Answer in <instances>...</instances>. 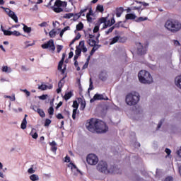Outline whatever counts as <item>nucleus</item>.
Wrapping results in <instances>:
<instances>
[{
    "label": "nucleus",
    "instance_id": "f257e3e1",
    "mask_svg": "<svg viewBox=\"0 0 181 181\" xmlns=\"http://www.w3.org/2000/svg\"><path fill=\"white\" fill-rule=\"evenodd\" d=\"M86 127L90 132H96L97 134H106V132H108L107 124L98 119L91 118L88 119Z\"/></svg>",
    "mask_w": 181,
    "mask_h": 181
},
{
    "label": "nucleus",
    "instance_id": "f03ea898",
    "mask_svg": "<svg viewBox=\"0 0 181 181\" xmlns=\"http://www.w3.org/2000/svg\"><path fill=\"white\" fill-rule=\"evenodd\" d=\"M139 81L142 84H151V83H153V78H152V75L149 72L146 70H141L138 74Z\"/></svg>",
    "mask_w": 181,
    "mask_h": 181
},
{
    "label": "nucleus",
    "instance_id": "7ed1b4c3",
    "mask_svg": "<svg viewBox=\"0 0 181 181\" xmlns=\"http://www.w3.org/2000/svg\"><path fill=\"white\" fill-rule=\"evenodd\" d=\"M165 27L173 33H176L181 29V23L177 20H168Z\"/></svg>",
    "mask_w": 181,
    "mask_h": 181
},
{
    "label": "nucleus",
    "instance_id": "20e7f679",
    "mask_svg": "<svg viewBox=\"0 0 181 181\" xmlns=\"http://www.w3.org/2000/svg\"><path fill=\"white\" fill-rule=\"evenodd\" d=\"M125 101L127 105H136L139 102V94L130 93L126 95Z\"/></svg>",
    "mask_w": 181,
    "mask_h": 181
},
{
    "label": "nucleus",
    "instance_id": "39448f33",
    "mask_svg": "<svg viewBox=\"0 0 181 181\" xmlns=\"http://www.w3.org/2000/svg\"><path fill=\"white\" fill-rule=\"evenodd\" d=\"M64 8H67V1H62V0H56L54 6H51V9L56 13L63 12Z\"/></svg>",
    "mask_w": 181,
    "mask_h": 181
},
{
    "label": "nucleus",
    "instance_id": "423d86ee",
    "mask_svg": "<svg viewBox=\"0 0 181 181\" xmlns=\"http://www.w3.org/2000/svg\"><path fill=\"white\" fill-rule=\"evenodd\" d=\"M97 169L101 173H108V164L105 161H100L97 165Z\"/></svg>",
    "mask_w": 181,
    "mask_h": 181
},
{
    "label": "nucleus",
    "instance_id": "0eeeda50",
    "mask_svg": "<svg viewBox=\"0 0 181 181\" xmlns=\"http://www.w3.org/2000/svg\"><path fill=\"white\" fill-rule=\"evenodd\" d=\"M0 8L1 9H4L5 11V12L7 13V15H8V16L10 18H11V19H13V21H14V22L16 23H18V16H16V14H15V12L12 11L11 9H9L8 8H5L4 6H0Z\"/></svg>",
    "mask_w": 181,
    "mask_h": 181
},
{
    "label": "nucleus",
    "instance_id": "6e6552de",
    "mask_svg": "<svg viewBox=\"0 0 181 181\" xmlns=\"http://www.w3.org/2000/svg\"><path fill=\"white\" fill-rule=\"evenodd\" d=\"M86 162L88 165H97L98 163V157L95 154H89L86 158Z\"/></svg>",
    "mask_w": 181,
    "mask_h": 181
},
{
    "label": "nucleus",
    "instance_id": "1a4fd4ad",
    "mask_svg": "<svg viewBox=\"0 0 181 181\" xmlns=\"http://www.w3.org/2000/svg\"><path fill=\"white\" fill-rule=\"evenodd\" d=\"M42 49H49L54 52L56 50V46H54V41L53 40H49L47 43L42 45Z\"/></svg>",
    "mask_w": 181,
    "mask_h": 181
},
{
    "label": "nucleus",
    "instance_id": "9d476101",
    "mask_svg": "<svg viewBox=\"0 0 181 181\" xmlns=\"http://www.w3.org/2000/svg\"><path fill=\"white\" fill-rule=\"evenodd\" d=\"M101 100H105V101H107L108 100V97H104V95L96 93L95 94L93 98L90 100V103H94V101H100Z\"/></svg>",
    "mask_w": 181,
    "mask_h": 181
},
{
    "label": "nucleus",
    "instance_id": "9b49d317",
    "mask_svg": "<svg viewBox=\"0 0 181 181\" xmlns=\"http://www.w3.org/2000/svg\"><path fill=\"white\" fill-rule=\"evenodd\" d=\"M118 42L119 43H122V37L119 35H117L115 37H114L113 38L110 40V45H115V43H118Z\"/></svg>",
    "mask_w": 181,
    "mask_h": 181
},
{
    "label": "nucleus",
    "instance_id": "f8f14e48",
    "mask_svg": "<svg viewBox=\"0 0 181 181\" xmlns=\"http://www.w3.org/2000/svg\"><path fill=\"white\" fill-rule=\"evenodd\" d=\"M95 36L89 34L88 35V40H87V43L88 45H89V46L91 47H94L96 46L95 45L97 44V42L95 41V40H94Z\"/></svg>",
    "mask_w": 181,
    "mask_h": 181
},
{
    "label": "nucleus",
    "instance_id": "ddd939ff",
    "mask_svg": "<svg viewBox=\"0 0 181 181\" xmlns=\"http://www.w3.org/2000/svg\"><path fill=\"white\" fill-rule=\"evenodd\" d=\"M139 47L137 48V54L140 56H142V54H145L146 53V51L145 50V48H144V46L141 43H139Z\"/></svg>",
    "mask_w": 181,
    "mask_h": 181
},
{
    "label": "nucleus",
    "instance_id": "4468645a",
    "mask_svg": "<svg viewBox=\"0 0 181 181\" xmlns=\"http://www.w3.org/2000/svg\"><path fill=\"white\" fill-rule=\"evenodd\" d=\"M175 84L178 88H180V90H181V76L175 77Z\"/></svg>",
    "mask_w": 181,
    "mask_h": 181
},
{
    "label": "nucleus",
    "instance_id": "2eb2a0df",
    "mask_svg": "<svg viewBox=\"0 0 181 181\" xmlns=\"http://www.w3.org/2000/svg\"><path fill=\"white\" fill-rule=\"evenodd\" d=\"M115 28H119V24H115L113 26L110 27L107 31H105V35H110V33H112Z\"/></svg>",
    "mask_w": 181,
    "mask_h": 181
},
{
    "label": "nucleus",
    "instance_id": "dca6fc26",
    "mask_svg": "<svg viewBox=\"0 0 181 181\" xmlns=\"http://www.w3.org/2000/svg\"><path fill=\"white\" fill-rule=\"evenodd\" d=\"M126 21L134 20L136 18V16L133 13H128L125 16Z\"/></svg>",
    "mask_w": 181,
    "mask_h": 181
},
{
    "label": "nucleus",
    "instance_id": "f3484780",
    "mask_svg": "<svg viewBox=\"0 0 181 181\" xmlns=\"http://www.w3.org/2000/svg\"><path fill=\"white\" fill-rule=\"evenodd\" d=\"M71 97H73V92L70 91V92L65 93L64 98L66 101H67L68 100H70V98H71Z\"/></svg>",
    "mask_w": 181,
    "mask_h": 181
},
{
    "label": "nucleus",
    "instance_id": "a211bd4d",
    "mask_svg": "<svg viewBox=\"0 0 181 181\" xmlns=\"http://www.w3.org/2000/svg\"><path fill=\"white\" fill-rule=\"evenodd\" d=\"M144 9H145V8H142V6H139V7L133 6V7H132V11H138L139 15H141L142 11H144Z\"/></svg>",
    "mask_w": 181,
    "mask_h": 181
},
{
    "label": "nucleus",
    "instance_id": "6ab92c4d",
    "mask_svg": "<svg viewBox=\"0 0 181 181\" xmlns=\"http://www.w3.org/2000/svg\"><path fill=\"white\" fill-rule=\"evenodd\" d=\"M28 125V121L26 118H24L21 122V129H26V127Z\"/></svg>",
    "mask_w": 181,
    "mask_h": 181
},
{
    "label": "nucleus",
    "instance_id": "aec40b11",
    "mask_svg": "<svg viewBox=\"0 0 181 181\" xmlns=\"http://www.w3.org/2000/svg\"><path fill=\"white\" fill-rule=\"evenodd\" d=\"M23 30L25 33H30L32 32V28L28 27V25L25 24H23Z\"/></svg>",
    "mask_w": 181,
    "mask_h": 181
},
{
    "label": "nucleus",
    "instance_id": "412c9836",
    "mask_svg": "<svg viewBox=\"0 0 181 181\" xmlns=\"http://www.w3.org/2000/svg\"><path fill=\"white\" fill-rule=\"evenodd\" d=\"M122 12H124V8L120 7L116 11V16L117 18H121V15H122Z\"/></svg>",
    "mask_w": 181,
    "mask_h": 181
},
{
    "label": "nucleus",
    "instance_id": "4be33fe9",
    "mask_svg": "<svg viewBox=\"0 0 181 181\" xmlns=\"http://www.w3.org/2000/svg\"><path fill=\"white\" fill-rule=\"evenodd\" d=\"M64 63V61H60L58 64V70H61L62 74L64 73V69H63V64Z\"/></svg>",
    "mask_w": 181,
    "mask_h": 181
},
{
    "label": "nucleus",
    "instance_id": "5701e85b",
    "mask_svg": "<svg viewBox=\"0 0 181 181\" xmlns=\"http://www.w3.org/2000/svg\"><path fill=\"white\" fill-rule=\"evenodd\" d=\"M90 59H91V58H90V56H88V57H87V59H86V63L84 64V65H83V67H82L83 70H85V69H88V64H89V63H90Z\"/></svg>",
    "mask_w": 181,
    "mask_h": 181
},
{
    "label": "nucleus",
    "instance_id": "b1692460",
    "mask_svg": "<svg viewBox=\"0 0 181 181\" xmlns=\"http://www.w3.org/2000/svg\"><path fill=\"white\" fill-rule=\"evenodd\" d=\"M73 17H74L73 21L76 22V21H78V19L81 18V13H74Z\"/></svg>",
    "mask_w": 181,
    "mask_h": 181
},
{
    "label": "nucleus",
    "instance_id": "393cba45",
    "mask_svg": "<svg viewBox=\"0 0 181 181\" xmlns=\"http://www.w3.org/2000/svg\"><path fill=\"white\" fill-rule=\"evenodd\" d=\"M68 168H71V169H76L77 172H78L79 173H81V171H80V170H78L77 168V166H76V165L73 163H70L69 165H68Z\"/></svg>",
    "mask_w": 181,
    "mask_h": 181
},
{
    "label": "nucleus",
    "instance_id": "a878e982",
    "mask_svg": "<svg viewBox=\"0 0 181 181\" xmlns=\"http://www.w3.org/2000/svg\"><path fill=\"white\" fill-rule=\"evenodd\" d=\"M2 71L4 73H11L12 71V69L8 68V66H4L2 67Z\"/></svg>",
    "mask_w": 181,
    "mask_h": 181
},
{
    "label": "nucleus",
    "instance_id": "bb28decb",
    "mask_svg": "<svg viewBox=\"0 0 181 181\" xmlns=\"http://www.w3.org/2000/svg\"><path fill=\"white\" fill-rule=\"evenodd\" d=\"M98 45H95L93 46V47L92 48L90 52V55L89 56H93L94 54V53H95L96 50H98Z\"/></svg>",
    "mask_w": 181,
    "mask_h": 181
},
{
    "label": "nucleus",
    "instance_id": "cd10ccee",
    "mask_svg": "<svg viewBox=\"0 0 181 181\" xmlns=\"http://www.w3.org/2000/svg\"><path fill=\"white\" fill-rule=\"evenodd\" d=\"M84 28V24H83L81 22H80L78 25H76V30L80 31L83 30Z\"/></svg>",
    "mask_w": 181,
    "mask_h": 181
},
{
    "label": "nucleus",
    "instance_id": "c85d7f7f",
    "mask_svg": "<svg viewBox=\"0 0 181 181\" xmlns=\"http://www.w3.org/2000/svg\"><path fill=\"white\" fill-rule=\"evenodd\" d=\"M96 11H98V12H100V13H103L104 12V6L98 5L96 7Z\"/></svg>",
    "mask_w": 181,
    "mask_h": 181
},
{
    "label": "nucleus",
    "instance_id": "c756f323",
    "mask_svg": "<svg viewBox=\"0 0 181 181\" xmlns=\"http://www.w3.org/2000/svg\"><path fill=\"white\" fill-rule=\"evenodd\" d=\"M88 11V6L85 7V8H83L80 11L79 13H81V16H86V12Z\"/></svg>",
    "mask_w": 181,
    "mask_h": 181
},
{
    "label": "nucleus",
    "instance_id": "7c9ffc66",
    "mask_svg": "<svg viewBox=\"0 0 181 181\" xmlns=\"http://www.w3.org/2000/svg\"><path fill=\"white\" fill-rule=\"evenodd\" d=\"M37 114H39L40 117H41V118H45L46 117V115L45 114V111H43V110L40 109L38 110V111L37 112Z\"/></svg>",
    "mask_w": 181,
    "mask_h": 181
},
{
    "label": "nucleus",
    "instance_id": "2f4dec72",
    "mask_svg": "<svg viewBox=\"0 0 181 181\" xmlns=\"http://www.w3.org/2000/svg\"><path fill=\"white\" fill-rule=\"evenodd\" d=\"M73 16H74V13H66L64 16V18L65 19H70L71 18H73Z\"/></svg>",
    "mask_w": 181,
    "mask_h": 181
},
{
    "label": "nucleus",
    "instance_id": "473e14b6",
    "mask_svg": "<svg viewBox=\"0 0 181 181\" xmlns=\"http://www.w3.org/2000/svg\"><path fill=\"white\" fill-rule=\"evenodd\" d=\"M30 179L32 181H36V180H39V176L33 174L32 175L30 176Z\"/></svg>",
    "mask_w": 181,
    "mask_h": 181
},
{
    "label": "nucleus",
    "instance_id": "72a5a7b5",
    "mask_svg": "<svg viewBox=\"0 0 181 181\" xmlns=\"http://www.w3.org/2000/svg\"><path fill=\"white\" fill-rule=\"evenodd\" d=\"M54 0H45V6H47V8H49L50 6H52V3L54 1Z\"/></svg>",
    "mask_w": 181,
    "mask_h": 181
},
{
    "label": "nucleus",
    "instance_id": "f704fd0d",
    "mask_svg": "<svg viewBox=\"0 0 181 181\" xmlns=\"http://www.w3.org/2000/svg\"><path fill=\"white\" fill-rule=\"evenodd\" d=\"M56 31L54 30H52L51 31H49V35L50 37H56Z\"/></svg>",
    "mask_w": 181,
    "mask_h": 181
},
{
    "label": "nucleus",
    "instance_id": "c9c22d12",
    "mask_svg": "<svg viewBox=\"0 0 181 181\" xmlns=\"http://www.w3.org/2000/svg\"><path fill=\"white\" fill-rule=\"evenodd\" d=\"M144 21H148L147 17H139L136 20V22H144Z\"/></svg>",
    "mask_w": 181,
    "mask_h": 181
},
{
    "label": "nucleus",
    "instance_id": "e433bc0d",
    "mask_svg": "<svg viewBox=\"0 0 181 181\" xmlns=\"http://www.w3.org/2000/svg\"><path fill=\"white\" fill-rule=\"evenodd\" d=\"M4 32V35H5V36H11L12 35V31H9L8 30H3Z\"/></svg>",
    "mask_w": 181,
    "mask_h": 181
},
{
    "label": "nucleus",
    "instance_id": "4c0bfd02",
    "mask_svg": "<svg viewBox=\"0 0 181 181\" xmlns=\"http://www.w3.org/2000/svg\"><path fill=\"white\" fill-rule=\"evenodd\" d=\"M72 107H73V108H74V110H78V103L77 102V100H74L73 102Z\"/></svg>",
    "mask_w": 181,
    "mask_h": 181
},
{
    "label": "nucleus",
    "instance_id": "58836bf2",
    "mask_svg": "<svg viewBox=\"0 0 181 181\" xmlns=\"http://www.w3.org/2000/svg\"><path fill=\"white\" fill-rule=\"evenodd\" d=\"M75 54L76 56H81V49L78 48V47H76V49L75 51Z\"/></svg>",
    "mask_w": 181,
    "mask_h": 181
},
{
    "label": "nucleus",
    "instance_id": "ea45409f",
    "mask_svg": "<svg viewBox=\"0 0 181 181\" xmlns=\"http://www.w3.org/2000/svg\"><path fill=\"white\" fill-rule=\"evenodd\" d=\"M38 90H42V91H45V90H47V86L42 84L38 86Z\"/></svg>",
    "mask_w": 181,
    "mask_h": 181
},
{
    "label": "nucleus",
    "instance_id": "a19ab883",
    "mask_svg": "<svg viewBox=\"0 0 181 181\" xmlns=\"http://www.w3.org/2000/svg\"><path fill=\"white\" fill-rule=\"evenodd\" d=\"M48 113L49 115H53V114H54V109L53 108V107H50L48 109Z\"/></svg>",
    "mask_w": 181,
    "mask_h": 181
},
{
    "label": "nucleus",
    "instance_id": "79ce46f5",
    "mask_svg": "<svg viewBox=\"0 0 181 181\" xmlns=\"http://www.w3.org/2000/svg\"><path fill=\"white\" fill-rule=\"evenodd\" d=\"M99 23H107V18L105 17H102L99 19Z\"/></svg>",
    "mask_w": 181,
    "mask_h": 181
},
{
    "label": "nucleus",
    "instance_id": "37998d69",
    "mask_svg": "<svg viewBox=\"0 0 181 181\" xmlns=\"http://www.w3.org/2000/svg\"><path fill=\"white\" fill-rule=\"evenodd\" d=\"M30 135H31L32 138H33V139H37V137L39 136V135L37 134V132H35V133L31 132Z\"/></svg>",
    "mask_w": 181,
    "mask_h": 181
},
{
    "label": "nucleus",
    "instance_id": "c03bdc74",
    "mask_svg": "<svg viewBox=\"0 0 181 181\" xmlns=\"http://www.w3.org/2000/svg\"><path fill=\"white\" fill-rule=\"evenodd\" d=\"M86 108V101L81 100V110H83Z\"/></svg>",
    "mask_w": 181,
    "mask_h": 181
},
{
    "label": "nucleus",
    "instance_id": "a18cd8bd",
    "mask_svg": "<svg viewBox=\"0 0 181 181\" xmlns=\"http://www.w3.org/2000/svg\"><path fill=\"white\" fill-rule=\"evenodd\" d=\"M76 115H77V109H74L72 112V119H76Z\"/></svg>",
    "mask_w": 181,
    "mask_h": 181
},
{
    "label": "nucleus",
    "instance_id": "49530a36",
    "mask_svg": "<svg viewBox=\"0 0 181 181\" xmlns=\"http://www.w3.org/2000/svg\"><path fill=\"white\" fill-rule=\"evenodd\" d=\"M52 124V120L49 119H46L45 122V127H49V125Z\"/></svg>",
    "mask_w": 181,
    "mask_h": 181
},
{
    "label": "nucleus",
    "instance_id": "de8ad7c7",
    "mask_svg": "<svg viewBox=\"0 0 181 181\" xmlns=\"http://www.w3.org/2000/svg\"><path fill=\"white\" fill-rule=\"evenodd\" d=\"M11 35H13V36H21V33H19V31H11Z\"/></svg>",
    "mask_w": 181,
    "mask_h": 181
},
{
    "label": "nucleus",
    "instance_id": "09e8293b",
    "mask_svg": "<svg viewBox=\"0 0 181 181\" xmlns=\"http://www.w3.org/2000/svg\"><path fill=\"white\" fill-rule=\"evenodd\" d=\"M63 50V45H57V53H60Z\"/></svg>",
    "mask_w": 181,
    "mask_h": 181
},
{
    "label": "nucleus",
    "instance_id": "8fccbe9b",
    "mask_svg": "<svg viewBox=\"0 0 181 181\" xmlns=\"http://www.w3.org/2000/svg\"><path fill=\"white\" fill-rule=\"evenodd\" d=\"M4 98H9V100H11V101H15L16 98H15V95L12 96H9V95H4Z\"/></svg>",
    "mask_w": 181,
    "mask_h": 181
},
{
    "label": "nucleus",
    "instance_id": "3c124183",
    "mask_svg": "<svg viewBox=\"0 0 181 181\" xmlns=\"http://www.w3.org/2000/svg\"><path fill=\"white\" fill-rule=\"evenodd\" d=\"M137 4H141L143 6H149V4L146 3L145 1H136Z\"/></svg>",
    "mask_w": 181,
    "mask_h": 181
},
{
    "label": "nucleus",
    "instance_id": "603ef678",
    "mask_svg": "<svg viewBox=\"0 0 181 181\" xmlns=\"http://www.w3.org/2000/svg\"><path fill=\"white\" fill-rule=\"evenodd\" d=\"M74 66L76 67L77 71H80V66H78V62L74 61Z\"/></svg>",
    "mask_w": 181,
    "mask_h": 181
},
{
    "label": "nucleus",
    "instance_id": "864d4df0",
    "mask_svg": "<svg viewBox=\"0 0 181 181\" xmlns=\"http://www.w3.org/2000/svg\"><path fill=\"white\" fill-rule=\"evenodd\" d=\"M99 78H100V80H101L102 81H105V80H107V76H103V74H100Z\"/></svg>",
    "mask_w": 181,
    "mask_h": 181
},
{
    "label": "nucleus",
    "instance_id": "5fc2aeb1",
    "mask_svg": "<svg viewBox=\"0 0 181 181\" xmlns=\"http://www.w3.org/2000/svg\"><path fill=\"white\" fill-rule=\"evenodd\" d=\"M57 119H64V116L63 115H62V113H59L57 115Z\"/></svg>",
    "mask_w": 181,
    "mask_h": 181
},
{
    "label": "nucleus",
    "instance_id": "6e6d98bb",
    "mask_svg": "<svg viewBox=\"0 0 181 181\" xmlns=\"http://www.w3.org/2000/svg\"><path fill=\"white\" fill-rule=\"evenodd\" d=\"M94 88V86H93V81H91V78H90V85L88 90H93Z\"/></svg>",
    "mask_w": 181,
    "mask_h": 181
},
{
    "label": "nucleus",
    "instance_id": "4d7b16f0",
    "mask_svg": "<svg viewBox=\"0 0 181 181\" xmlns=\"http://www.w3.org/2000/svg\"><path fill=\"white\" fill-rule=\"evenodd\" d=\"M115 25H119V28H125V26L124 25V23L122 21H119Z\"/></svg>",
    "mask_w": 181,
    "mask_h": 181
},
{
    "label": "nucleus",
    "instance_id": "13d9d810",
    "mask_svg": "<svg viewBox=\"0 0 181 181\" xmlns=\"http://www.w3.org/2000/svg\"><path fill=\"white\" fill-rule=\"evenodd\" d=\"M100 30V27L98 25L95 26L93 28V33H97Z\"/></svg>",
    "mask_w": 181,
    "mask_h": 181
},
{
    "label": "nucleus",
    "instance_id": "bf43d9fd",
    "mask_svg": "<svg viewBox=\"0 0 181 181\" xmlns=\"http://www.w3.org/2000/svg\"><path fill=\"white\" fill-rule=\"evenodd\" d=\"M165 152L167 153L168 156H169V155H170V153H172V151L169 148H165Z\"/></svg>",
    "mask_w": 181,
    "mask_h": 181
},
{
    "label": "nucleus",
    "instance_id": "052dcab7",
    "mask_svg": "<svg viewBox=\"0 0 181 181\" xmlns=\"http://www.w3.org/2000/svg\"><path fill=\"white\" fill-rule=\"evenodd\" d=\"M23 91L26 94L27 97H30V92H29L28 90L24 89Z\"/></svg>",
    "mask_w": 181,
    "mask_h": 181
},
{
    "label": "nucleus",
    "instance_id": "680f3d73",
    "mask_svg": "<svg viewBox=\"0 0 181 181\" xmlns=\"http://www.w3.org/2000/svg\"><path fill=\"white\" fill-rule=\"evenodd\" d=\"M51 151L52 152H56V151H57V146H51Z\"/></svg>",
    "mask_w": 181,
    "mask_h": 181
},
{
    "label": "nucleus",
    "instance_id": "e2e57ef3",
    "mask_svg": "<svg viewBox=\"0 0 181 181\" xmlns=\"http://www.w3.org/2000/svg\"><path fill=\"white\" fill-rule=\"evenodd\" d=\"M81 37V34L80 33H78L76 36L74 37L75 40H78Z\"/></svg>",
    "mask_w": 181,
    "mask_h": 181
},
{
    "label": "nucleus",
    "instance_id": "0e129e2a",
    "mask_svg": "<svg viewBox=\"0 0 181 181\" xmlns=\"http://www.w3.org/2000/svg\"><path fill=\"white\" fill-rule=\"evenodd\" d=\"M33 110L34 111H35V112H37L39 111V110H40V108H38L37 106H36V105H33Z\"/></svg>",
    "mask_w": 181,
    "mask_h": 181
},
{
    "label": "nucleus",
    "instance_id": "69168bd1",
    "mask_svg": "<svg viewBox=\"0 0 181 181\" xmlns=\"http://www.w3.org/2000/svg\"><path fill=\"white\" fill-rule=\"evenodd\" d=\"M28 172L30 174L35 173V170H33V168H30L28 170Z\"/></svg>",
    "mask_w": 181,
    "mask_h": 181
},
{
    "label": "nucleus",
    "instance_id": "338daca9",
    "mask_svg": "<svg viewBox=\"0 0 181 181\" xmlns=\"http://www.w3.org/2000/svg\"><path fill=\"white\" fill-rule=\"evenodd\" d=\"M47 98V95H42L40 96V100H46Z\"/></svg>",
    "mask_w": 181,
    "mask_h": 181
},
{
    "label": "nucleus",
    "instance_id": "774afa93",
    "mask_svg": "<svg viewBox=\"0 0 181 181\" xmlns=\"http://www.w3.org/2000/svg\"><path fill=\"white\" fill-rule=\"evenodd\" d=\"M165 181H173V177H167L165 179Z\"/></svg>",
    "mask_w": 181,
    "mask_h": 181
}]
</instances>
